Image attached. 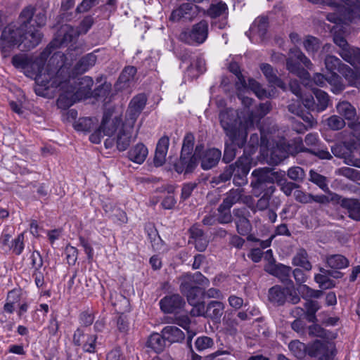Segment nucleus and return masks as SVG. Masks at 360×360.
Wrapping results in <instances>:
<instances>
[{
    "label": "nucleus",
    "instance_id": "nucleus-29",
    "mask_svg": "<svg viewBox=\"0 0 360 360\" xmlns=\"http://www.w3.org/2000/svg\"><path fill=\"white\" fill-rule=\"evenodd\" d=\"M294 266H300L306 271H310L312 265L309 260V255L306 250L300 248L292 259Z\"/></svg>",
    "mask_w": 360,
    "mask_h": 360
},
{
    "label": "nucleus",
    "instance_id": "nucleus-28",
    "mask_svg": "<svg viewBox=\"0 0 360 360\" xmlns=\"http://www.w3.org/2000/svg\"><path fill=\"white\" fill-rule=\"evenodd\" d=\"M269 171L270 170L268 168H259L252 172V175L255 178V180L251 182L253 188H262L263 184L272 181Z\"/></svg>",
    "mask_w": 360,
    "mask_h": 360
},
{
    "label": "nucleus",
    "instance_id": "nucleus-56",
    "mask_svg": "<svg viewBox=\"0 0 360 360\" xmlns=\"http://www.w3.org/2000/svg\"><path fill=\"white\" fill-rule=\"evenodd\" d=\"M174 322L176 324L179 325V326L182 327L186 330H187L188 342H190L191 341L193 337L195 335V333H193V332L190 331V330H189L191 320L188 318V316L186 315L176 316V317H175Z\"/></svg>",
    "mask_w": 360,
    "mask_h": 360
},
{
    "label": "nucleus",
    "instance_id": "nucleus-44",
    "mask_svg": "<svg viewBox=\"0 0 360 360\" xmlns=\"http://www.w3.org/2000/svg\"><path fill=\"white\" fill-rule=\"evenodd\" d=\"M303 46L309 54H315L319 49L321 43L316 37L309 35L304 39Z\"/></svg>",
    "mask_w": 360,
    "mask_h": 360
},
{
    "label": "nucleus",
    "instance_id": "nucleus-50",
    "mask_svg": "<svg viewBox=\"0 0 360 360\" xmlns=\"http://www.w3.org/2000/svg\"><path fill=\"white\" fill-rule=\"evenodd\" d=\"M230 208L220 204L217 208L218 215L217 220L220 224H229L233 221V214H231Z\"/></svg>",
    "mask_w": 360,
    "mask_h": 360
},
{
    "label": "nucleus",
    "instance_id": "nucleus-36",
    "mask_svg": "<svg viewBox=\"0 0 360 360\" xmlns=\"http://www.w3.org/2000/svg\"><path fill=\"white\" fill-rule=\"evenodd\" d=\"M326 83L331 86V90L335 94L340 93L345 88L342 78L336 72H329Z\"/></svg>",
    "mask_w": 360,
    "mask_h": 360
},
{
    "label": "nucleus",
    "instance_id": "nucleus-16",
    "mask_svg": "<svg viewBox=\"0 0 360 360\" xmlns=\"http://www.w3.org/2000/svg\"><path fill=\"white\" fill-rule=\"evenodd\" d=\"M221 157V152L220 150L212 148L205 150L202 154L198 156L200 159V166L202 169L208 170L215 167Z\"/></svg>",
    "mask_w": 360,
    "mask_h": 360
},
{
    "label": "nucleus",
    "instance_id": "nucleus-20",
    "mask_svg": "<svg viewBox=\"0 0 360 360\" xmlns=\"http://www.w3.org/2000/svg\"><path fill=\"white\" fill-rule=\"evenodd\" d=\"M288 288L276 285L269 289L268 300L274 305H283L287 300Z\"/></svg>",
    "mask_w": 360,
    "mask_h": 360
},
{
    "label": "nucleus",
    "instance_id": "nucleus-13",
    "mask_svg": "<svg viewBox=\"0 0 360 360\" xmlns=\"http://www.w3.org/2000/svg\"><path fill=\"white\" fill-rule=\"evenodd\" d=\"M41 38L42 34L37 28L33 27V25L27 26L22 33L20 46L25 51L30 50L39 44Z\"/></svg>",
    "mask_w": 360,
    "mask_h": 360
},
{
    "label": "nucleus",
    "instance_id": "nucleus-53",
    "mask_svg": "<svg viewBox=\"0 0 360 360\" xmlns=\"http://www.w3.org/2000/svg\"><path fill=\"white\" fill-rule=\"evenodd\" d=\"M309 149L304 146L302 140L298 139L288 146L287 153L294 156L300 153H309Z\"/></svg>",
    "mask_w": 360,
    "mask_h": 360
},
{
    "label": "nucleus",
    "instance_id": "nucleus-23",
    "mask_svg": "<svg viewBox=\"0 0 360 360\" xmlns=\"http://www.w3.org/2000/svg\"><path fill=\"white\" fill-rule=\"evenodd\" d=\"M166 341L169 343L180 342L185 338L184 333L174 326H165L161 331Z\"/></svg>",
    "mask_w": 360,
    "mask_h": 360
},
{
    "label": "nucleus",
    "instance_id": "nucleus-25",
    "mask_svg": "<svg viewBox=\"0 0 360 360\" xmlns=\"http://www.w3.org/2000/svg\"><path fill=\"white\" fill-rule=\"evenodd\" d=\"M261 70L268 82L276 86L284 89L285 88V83L276 75L275 70L269 64L263 63L260 66Z\"/></svg>",
    "mask_w": 360,
    "mask_h": 360
},
{
    "label": "nucleus",
    "instance_id": "nucleus-48",
    "mask_svg": "<svg viewBox=\"0 0 360 360\" xmlns=\"http://www.w3.org/2000/svg\"><path fill=\"white\" fill-rule=\"evenodd\" d=\"M336 174L346 177L352 181H360V171L347 167H342L336 170Z\"/></svg>",
    "mask_w": 360,
    "mask_h": 360
},
{
    "label": "nucleus",
    "instance_id": "nucleus-41",
    "mask_svg": "<svg viewBox=\"0 0 360 360\" xmlns=\"http://www.w3.org/2000/svg\"><path fill=\"white\" fill-rule=\"evenodd\" d=\"M136 73V69L134 66L126 67L122 72L118 79L119 84H123L120 87H125L127 84L134 80Z\"/></svg>",
    "mask_w": 360,
    "mask_h": 360
},
{
    "label": "nucleus",
    "instance_id": "nucleus-62",
    "mask_svg": "<svg viewBox=\"0 0 360 360\" xmlns=\"http://www.w3.org/2000/svg\"><path fill=\"white\" fill-rule=\"evenodd\" d=\"M94 23V20L92 16L87 15L80 22L79 26L75 28L77 34H86L89 29L92 27Z\"/></svg>",
    "mask_w": 360,
    "mask_h": 360
},
{
    "label": "nucleus",
    "instance_id": "nucleus-1",
    "mask_svg": "<svg viewBox=\"0 0 360 360\" xmlns=\"http://www.w3.org/2000/svg\"><path fill=\"white\" fill-rule=\"evenodd\" d=\"M72 50L68 49L65 54L60 51L55 52L50 58L46 71L34 75L36 83L45 89L59 88L63 92L59 96L57 105L59 108L66 109L77 101L90 96L93 79L88 76L73 78L70 72L74 60Z\"/></svg>",
    "mask_w": 360,
    "mask_h": 360
},
{
    "label": "nucleus",
    "instance_id": "nucleus-63",
    "mask_svg": "<svg viewBox=\"0 0 360 360\" xmlns=\"http://www.w3.org/2000/svg\"><path fill=\"white\" fill-rule=\"evenodd\" d=\"M112 304L117 307L116 310L122 311L124 308H127L129 305L128 300L123 295L115 293L111 295Z\"/></svg>",
    "mask_w": 360,
    "mask_h": 360
},
{
    "label": "nucleus",
    "instance_id": "nucleus-37",
    "mask_svg": "<svg viewBox=\"0 0 360 360\" xmlns=\"http://www.w3.org/2000/svg\"><path fill=\"white\" fill-rule=\"evenodd\" d=\"M314 94L317 101L316 110L318 112L325 110L328 108L330 101L328 94L321 89H315Z\"/></svg>",
    "mask_w": 360,
    "mask_h": 360
},
{
    "label": "nucleus",
    "instance_id": "nucleus-52",
    "mask_svg": "<svg viewBox=\"0 0 360 360\" xmlns=\"http://www.w3.org/2000/svg\"><path fill=\"white\" fill-rule=\"evenodd\" d=\"M309 181L316 184L323 191L328 190L326 177L314 170L309 172Z\"/></svg>",
    "mask_w": 360,
    "mask_h": 360
},
{
    "label": "nucleus",
    "instance_id": "nucleus-54",
    "mask_svg": "<svg viewBox=\"0 0 360 360\" xmlns=\"http://www.w3.org/2000/svg\"><path fill=\"white\" fill-rule=\"evenodd\" d=\"M287 175L291 180L298 183H302L306 176L304 170L298 166L290 167Z\"/></svg>",
    "mask_w": 360,
    "mask_h": 360
},
{
    "label": "nucleus",
    "instance_id": "nucleus-4",
    "mask_svg": "<svg viewBox=\"0 0 360 360\" xmlns=\"http://www.w3.org/2000/svg\"><path fill=\"white\" fill-rule=\"evenodd\" d=\"M79 35L73 27L70 25H63L60 27V30L57 32V34L53 40L50 42L47 47L40 53V55L36 58L32 64V69L34 71V75L37 73H42L46 71V67H44L45 62L53 51V49L56 47H60L67 46L74 39L77 37Z\"/></svg>",
    "mask_w": 360,
    "mask_h": 360
},
{
    "label": "nucleus",
    "instance_id": "nucleus-51",
    "mask_svg": "<svg viewBox=\"0 0 360 360\" xmlns=\"http://www.w3.org/2000/svg\"><path fill=\"white\" fill-rule=\"evenodd\" d=\"M181 293L186 297L190 304H193L200 301L201 296L203 295V290L202 288L198 286Z\"/></svg>",
    "mask_w": 360,
    "mask_h": 360
},
{
    "label": "nucleus",
    "instance_id": "nucleus-34",
    "mask_svg": "<svg viewBox=\"0 0 360 360\" xmlns=\"http://www.w3.org/2000/svg\"><path fill=\"white\" fill-rule=\"evenodd\" d=\"M166 342V339L163 337L162 333L161 334L153 333L149 337L147 341V346L156 353H160L165 347Z\"/></svg>",
    "mask_w": 360,
    "mask_h": 360
},
{
    "label": "nucleus",
    "instance_id": "nucleus-35",
    "mask_svg": "<svg viewBox=\"0 0 360 360\" xmlns=\"http://www.w3.org/2000/svg\"><path fill=\"white\" fill-rule=\"evenodd\" d=\"M243 189L236 188L230 190L226 194V197L224 198L221 204L223 206L226 207L227 208H231V207L239 202L242 198V193Z\"/></svg>",
    "mask_w": 360,
    "mask_h": 360
},
{
    "label": "nucleus",
    "instance_id": "nucleus-42",
    "mask_svg": "<svg viewBox=\"0 0 360 360\" xmlns=\"http://www.w3.org/2000/svg\"><path fill=\"white\" fill-rule=\"evenodd\" d=\"M20 300V295L16 290L8 292L6 297V302L4 306V311L12 314L14 311V304Z\"/></svg>",
    "mask_w": 360,
    "mask_h": 360
},
{
    "label": "nucleus",
    "instance_id": "nucleus-12",
    "mask_svg": "<svg viewBox=\"0 0 360 360\" xmlns=\"http://www.w3.org/2000/svg\"><path fill=\"white\" fill-rule=\"evenodd\" d=\"M307 353L310 356L316 357L319 360H333L335 355L332 346L320 340H316L310 345Z\"/></svg>",
    "mask_w": 360,
    "mask_h": 360
},
{
    "label": "nucleus",
    "instance_id": "nucleus-26",
    "mask_svg": "<svg viewBox=\"0 0 360 360\" xmlns=\"http://www.w3.org/2000/svg\"><path fill=\"white\" fill-rule=\"evenodd\" d=\"M342 207L347 210L351 219L360 221V202L358 200L347 198L342 201Z\"/></svg>",
    "mask_w": 360,
    "mask_h": 360
},
{
    "label": "nucleus",
    "instance_id": "nucleus-9",
    "mask_svg": "<svg viewBox=\"0 0 360 360\" xmlns=\"http://www.w3.org/2000/svg\"><path fill=\"white\" fill-rule=\"evenodd\" d=\"M234 173L233 181L236 186H242L248 183L247 175L250 169V160L247 156H241L233 164Z\"/></svg>",
    "mask_w": 360,
    "mask_h": 360
},
{
    "label": "nucleus",
    "instance_id": "nucleus-46",
    "mask_svg": "<svg viewBox=\"0 0 360 360\" xmlns=\"http://www.w3.org/2000/svg\"><path fill=\"white\" fill-rule=\"evenodd\" d=\"M146 101L147 98L145 94H139L131 99L129 104L128 108L134 110L141 114L146 105Z\"/></svg>",
    "mask_w": 360,
    "mask_h": 360
},
{
    "label": "nucleus",
    "instance_id": "nucleus-32",
    "mask_svg": "<svg viewBox=\"0 0 360 360\" xmlns=\"http://www.w3.org/2000/svg\"><path fill=\"white\" fill-rule=\"evenodd\" d=\"M328 266L333 269H342L347 268L349 264V260L342 255H328L326 259Z\"/></svg>",
    "mask_w": 360,
    "mask_h": 360
},
{
    "label": "nucleus",
    "instance_id": "nucleus-47",
    "mask_svg": "<svg viewBox=\"0 0 360 360\" xmlns=\"http://www.w3.org/2000/svg\"><path fill=\"white\" fill-rule=\"evenodd\" d=\"M297 292L304 299L319 298L323 295V292L319 290H314L307 285L302 284L297 288Z\"/></svg>",
    "mask_w": 360,
    "mask_h": 360
},
{
    "label": "nucleus",
    "instance_id": "nucleus-10",
    "mask_svg": "<svg viewBox=\"0 0 360 360\" xmlns=\"http://www.w3.org/2000/svg\"><path fill=\"white\" fill-rule=\"evenodd\" d=\"M96 335H87L82 328H78L73 334V343L77 346H82L85 352H96Z\"/></svg>",
    "mask_w": 360,
    "mask_h": 360
},
{
    "label": "nucleus",
    "instance_id": "nucleus-57",
    "mask_svg": "<svg viewBox=\"0 0 360 360\" xmlns=\"http://www.w3.org/2000/svg\"><path fill=\"white\" fill-rule=\"evenodd\" d=\"M213 345V339L205 335L198 337L195 342V348L199 352L211 348Z\"/></svg>",
    "mask_w": 360,
    "mask_h": 360
},
{
    "label": "nucleus",
    "instance_id": "nucleus-19",
    "mask_svg": "<svg viewBox=\"0 0 360 360\" xmlns=\"http://www.w3.org/2000/svg\"><path fill=\"white\" fill-rule=\"evenodd\" d=\"M169 146V139L167 136H163L159 139L153 159L155 166L160 167L165 162Z\"/></svg>",
    "mask_w": 360,
    "mask_h": 360
},
{
    "label": "nucleus",
    "instance_id": "nucleus-64",
    "mask_svg": "<svg viewBox=\"0 0 360 360\" xmlns=\"http://www.w3.org/2000/svg\"><path fill=\"white\" fill-rule=\"evenodd\" d=\"M343 60L353 66L360 65V49L353 47Z\"/></svg>",
    "mask_w": 360,
    "mask_h": 360
},
{
    "label": "nucleus",
    "instance_id": "nucleus-30",
    "mask_svg": "<svg viewBox=\"0 0 360 360\" xmlns=\"http://www.w3.org/2000/svg\"><path fill=\"white\" fill-rule=\"evenodd\" d=\"M291 272L290 266L282 264L275 265L270 271L271 274L278 278L281 282L286 283H292V281L290 279Z\"/></svg>",
    "mask_w": 360,
    "mask_h": 360
},
{
    "label": "nucleus",
    "instance_id": "nucleus-5",
    "mask_svg": "<svg viewBox=\"0 0 360 360\" xmlns=\"http://www.w3.org/2000/svg\"><path fill=\"white\" fill-rule=\"evenodd\" d=\"M302 63L304 67L311 70L313 64L311 60L298 49H291L289 57L286 59V68L292 74L303 80L309 79V73L300 66Z\"/></svg>",
    "mask_w": 360,
    "mask_h": 360
},
{
    "label": "nucleus",
    "instance_id": "nucleus-38",
    "mask_svg": "<svg viewBox=\"0 0 360 360\" xmlns=\"http://www.w3.org/2000/svg\"><path fill=\"white\" fill-rule=\"evenodd\" d=\"M276 187L273 185L268 187L264 195L257 200L256 207L257 210L263 211L270 205L271 195L275 192Z\"/></svg>",
    "mask_w": 360,
    "mask_h": 360
},
{
    "label": "nucleus",
    "instance_id": "nucleus-6",
    "mask_svg": "<svg viewBox=\"0 0 360 360\" xmlns=\"http://www.w3.org/2000/svg\"><path fill=\"white\" fill-rule=\"evenodd\" d=\"M208 26L207 21L202 20L193 25L191 30L182 31L179 34V39L190 45L202 44L208 36Z\"/></svg>",
    "mask_w": 360,
    "mask_h": 360
},
{
    "label": "nucleus",
    "instance_id": "nucleus-31",
    "mask_svg": "<svg viewBox=\"0 0 360 360\" xmlns=\"http://www.w3.org/2000/svg\"><path fill=\"white\" fill-rule=\"evenodd\" d=\"M333 40L335 44L340 49L338 51L339 55L342 58V59L345 58L354 46H351L348 44L344 35L340 32H335L333 34Z\"/></svg>",
    "mask_w": 360,
    "mask_h": 360
},
{
    "label": "nucleus",
    "instance_id": "nucleus-15",
    "mask_svg": "<svg viewBox=\"0 0 360 360\" xmlns=\"http://www.w3.org/2000/svg\"><path fill=\"white\" fill-rule=\"evenodd\" d=\"M197 14L198 6L189 3H184L172 12L169 20L174 22L181 20L191 21Z\"/></svg>",
    "mask_w": 360,
    "mask_h": 360
},
{
    "label": "nucleus",
    "instance_id": "nucleus-55",
    "mask_svg": "<svg viewBox=\"0 0 360 360\" xmlns=\"http://www.w3.org/2000/svg\"><path fill=\"white\" fill-rule=\"evenodd\" d=\"M180 281L179 289L181 292L188 291L193 288H197L196 284L191 278V273L183 274L179 278Z\"/></svg>",
    "mask_w": 360,
    "mask_h": 360
},
{
    "label": "nucleus",
    "instance_id": "nucleus-43",
    "mask_svg": "<svg viewBox=\"0 0 360 360\" xmlns=\"http://www.w3.org/2000/svg\"><path fill=\"white\" fill-rule=\"evenodd\" d=\"M325 66L329 72H335V71H340L344 65L336 56L327 55L325 58Z\"/></svg>",
    "mask_w": 360,
    "mask_h": 360
},
{
    "label": "nucleus",
    "instance_id": "nucleus-49",
    "mask_svg": "<svg viewBox=\"0 0 360 360\" xmlns=\"http://www.w3.org/2000/svg\"><path fill=\"white\" fill-rule=\"evenodd\" d=\"M227 9L226 4L220 1L217 4H211L207 13L212 18H217L226 14Z\"/></svg>",
    "mask_w": 360,
    "mask_h": 360
},
{
    "label": "nucleus",
    "instance_id": "nucleus-59",
    "mask_svg": "<svg viewBox=\"0 0 360 360\" xmlns=\"http://www.w3.org/2000/svg\"><path fill=\"white\" fill-rule=\"evenodd\" d=\"M330 274H316L315 281L323 289H329L335 286L334 281L329 278Z\"/></svg>",
    "mask_w": 360,
    "mask_h": 360
},
{
    "label": "nucleus",
    "instance_id": "nucleus-58",
    "mask_svg": "<svg viewBox=\"0 0 360 360\" xmlns=\"http://www.w3.org/2000/svg\"><path fill=\"white\" fill-rule=\"evenodd\" d=\"M327 126L332 130H340L345 126L343 118L338 115H332L326 119Z\"/></svg>",
    "mask_w": 360,
    "mask_h": 360
},
{
    "label": "nucleus",
    "instance_id": "nucleus-14",
    "mask_svg": "<svg viewBox=\"0 0 360 360\" xmlns=\"http://www.w3.org/2000/svg\"><path fill=\"white\" fill-rule=\"evenodd\" d=\"M185 304L184 298L179 294L167 295L160 301L161 310L167 314L178 313Z\"/></svg>",
    "mask_w": 360,
    "mask_h": 360
},
{
    "label": "nucleus",
    "instance_id": "nucleus-17",
    "mask_svg": "<svg viewBox=\"0 0 360 360\" xmlns=\"http://www.w3.org/2000/svg\"><path fill=\"white\" fill-rule=\"evenodd\" d=\"M268 27V18L264 16L258 17L253 22L250 30L245 32V34L251 41H253L254 37L256 36L260 39H263L266 34Z\"/></svg>",
    "mask_w": 360,
    "mask_h": 360
},
{
    "label": "nucleus",
    "instance_id": "nucleus-3",
    "mask_svg": "<svg viewBox=\"0 0 360 360\" xmlns=\"http://www.w3.org/2000/svg\"><path fill=\"white\" fill-rule=\"evenodd\" d=\"M33 15L32 8H25L20 15V25L10 24L2 31L0 37V48L1 55L4 58H7L15 47L20 46L22 33L27 28V23L30 22Z\"/></svg>",
    "mask_w": 360,
    "mask_h": 360
},
{
    "label": "nucleus",
    "instance_id": "nucleus-27",
    "mask_svg": "<svg viewBox=\"0 0 360 360\" xmlns=\"http://www.w3.org/2000/svg\"><path fill=\"white\" fill-rule=\"evenodd\" d=\"M224 304L219 301H211L206 307V317L219 321L224 311Z\"/></svg>",
    "mask_w": 360,
    "mask_h": 360
},
{
    "label": "nucleus",
    "instance_id": "nucleus-33",
    "mask_svg": "<svg viewBox=\"0 0 360 360\" xmlns=\"http://www.w3.org/2000/svg\"><path fill=\"white\" fill-rule=\"evenodd\" d=\"M338 112L348 120H355L356 111L355 108L347 101H340L336 105Z\"/></svg>",
    "mask_w": 360,
    "mask_h": 360
},
{
    "label": "nucleus",
    "instance_id": "nucleus-18",
    "mask_svg": "<svg viewBox=\"0 0 360 360\" xmlns=\"http://www.w3.org/2000/svg\"><path fill=\"white\" fill-rule=\"evenodd\" d=\"M122 120L120 117L110 118L108 115H104L100 126L103 136H115L120 127H122Z\"/></svg>",
    "mask_w": 360,
    "mask_h": 360
},
{
    "label": "nucleus",
    "instance_id": "nucleus-45",
    "mask_svg": "<svg viewBox=\"0 0 360 360\" xmlns=\"http://www.w3.org/2000/svg\"><path fill=\"white\" fill-rule=\"evenodd\" d=\"M309 1L313 3V4H326L330 6L333 9V12L328 13L326 15V17L328 14L330 13H344L345 11V9H347V6L345 5V3L344 5H340L339 4H337L334 0H308Z\"/></svg>",
    "mask_w": 360,
    "mask_h": 360
},
{
    "label": "nucleus",
    "instance_id": "nucleus-61",
    "mask_svg": "<svg viewBox=\"0 0 360 360\" xmlns=\"http://www.w3.org/2000/svg\"><path fill=\"white\" fill-rule=\"evenodd\" d=\"M94 127V122L90 117H81L75 124V129L79 131H89Z\"/></svg>",
    "mask_w": 360,
    "mask_h": 360
},
{
    "label": "nucleus",
    "instance_id": "nucleus-2",
    "mask_svg": "<svg viewBox=\"0 0 360 360\" xmlns=\"http://www.w3.org/2000/svg\"><path fill=\"white\" fill-rule=\"evenodd\" d=\"M271 110L269 102L259 104L257 112H251L247 118H242L239 112L233 108H226L220 111L219 119L226 136L239 147L245 146L248 130Z\"/></svg>",
    "mask_w": 360,
    "mask_h": 360
},
{
    "label": "nucleus",
    "instance_id": "nucleus-22",
    "mask_svg": "<svg viewBox=\"0 0 360 360\" xmlns=\"http://www.w3.org/2000/svg\"><path fill=\"white\" fill-rule=\"evenodd\" d=\"M97 60L96 56L93 53H88L83 56L75 65L72 70V75L82 74L92 68Z\"/></svg>",
    "mask_w": 360,
    "mask_h": 360
},
{
    "label": "nucleus",
    "instance_id": "nucleus-7",
    "mask_svg": "<svg viewBox=\"0 0 360 360\" xmlns=\"http://www.w3.org/2000/svg\"><path fill=\"white\" fill-rule=\"evenodd\" d=\"M133 129H129L127 127L122 125L113 139H108L105 140V148H111L114 143H115L116 147L119 151L126 150L131 142L136 139L137 132L133 136Z\"/></svg>",
    "mask_w": 360,
    "mask_h": 360
},
{
    "label": "nucleus",
    "instance_id": "nucleus-21",
    "mask_svg": "<svg viewBox=\"0 0 360 360\" xmlns=\"http://www.w3.org/2000/svg\"><path fill=\"white\" fill-rule=\"evenodd\" d=\"M148 154L147 147L142 143H138L129 149L127 157L129 160L141 165L145 161Z\"/></svg>",
    "mask_w": 360,
    "mask_h": 360
},
{
    "label": "nucleus",
    "instance_id": "nucleus-8",
    "mask_svg": "<svg viewBox=\"0 0 360 360\" xmlns=\"http://www.w3.org/2000/svg\"><path fill=\"white\" fill-rule=\"evenodd\" d=\"M198 164V146L193 154L181 153L179 159L174 164V170L179 174H189L194 172Z\"/></svg>",
    "mask_w": 360,
    "mask_h": 360
},
{
    "label": "nucleus",
    "instance_id": "nucleus-60",
    "mask_svg": "<svg viewBox=\"0 0 360 360\" xmlns=\"http://www.w3.org/2000/svg\"><path fill=\"white\" fill-rule=\"evenodd\" d=\"M249 89L252 90L259 98L266 97V91L260 84L254 79H249L248 83V92Z\"/></svg>",
    "mask_w": 360,
    "mask_h": 360
},
{
    "label": "nucleus",
    "instance_id": "nucleus-11",
    "mask_svg": "<svg viewBox=\"0 0 360 360\" xmlns=\"http://www.w3.org/2000/svg\"><path fill=\"white\" fill-rule=\"evenodd\" d=\"M249 211L246 208H236L233 210L236 231L241 236L248 235L252 230V224L248 219Z\"/></svg>",
    "mask_w": 360,
    "mask_h": 360
},
{
    "label": "nucleus",
    "instance_id": "nucleus-24",
    "mask_svg": "<svg viewBox=\"0 0 360 360\" xmlns=\"http://www.w3.org/2000/svg\"><path fill=\"white\" fill-rule=\"evenodd\" d=\"M331 151L333 154L338 158L344 159V162L348 165H354L360 167V165H356L350 155V150L345 145L342 143H338L332 146Z\"/></svg>",
    "mask_w": 360,
    "mask_h": 360
},
{
    "label": "nucleus",
    "instance_id": "nucleus-40",
    "mask_svg": "<svg viewBox=\"0 0 360 360\" xmlns=\"http://www.w3.org/2000/svg\"><path fill=\"white\" fill-rule=\"evenodd\" d=\"M276 183L280 187L281 191L286 195L290 196L293 194V191L300 188V186L298 184L288 181L285 178H281L276 179Z\"/></svg>",
    "mask_w": 360,
    "mask_h": 360
},
{
    "label": "nucleus",
    "instance_id": "nucleus-39",
    "mask_svg": "<svg viewBox=\"0 0 360 360\" xmlns=\"http://www.w3.org/2000/svg\"><path fill=\"white\" fill-rule=\"evenodd\" d=\"M288 348L292 354L298 359L303 358L308 349L304 343L297 340H292L288 345Z\"/></svg>",
    "mask_w": 360,
    "mask_h": 360
}]
</instances>
